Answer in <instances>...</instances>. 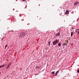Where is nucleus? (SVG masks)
Here are the masks:
<instances>
[{"mask_svg":"<svg viewBox=\"0 0 79 79\" xmlns=\"http://www.w3.org/2000/svg\"><path fill=\"white\" fill-rule=\"evenodd\" d=\"M55 47H56V46H55Z\"/></svg>","mask_w":79,"mask_h":79,"instance_id":"nucleus-24","label":"nucleus"},{"mask_svg":"<svg viewBox=\"0 0 79 79\" xmlns=\"http://www.w3.org/2000/svg\"><path fill=\"white\" fill-rule=\"evenodd\" d=\"M48 46H50L51 44L50 41H49L48 42Z\"/></svg>","mask_w":79,"mask_h":79,"instance_id":"nucleus-10","label":"nucleus"},{"mask_svg":"<svg viewBox=\"0 0 79 79\" xmlns=\"http://www.w3.org/2000/svg\"><path fill=\"white\" fill-rule=\"evenodd\" d=\"M36 75H38V74H35V76H36Z\"/></svg>","mask_w":79,"mask_h":79,"instance_id":"nucleus-17","label":"nucleus"},{"mask_svg":"<svg viewBox=\"0 0 79 79\" xmlns=\"http://www.w3.org/2000/svg\"><path fill=\"white\" fill-rule=\"evenodd\" d=\"M52 74L53 75L55 74V72H52Z\"/></svg>","mask_w":79,"mask_h":79,"instance_id":"nucleus-13","label":"nucleus"},{"mask_svg":"<svg viewBox=\"0 0 79 79\" xmlns=\"http://www.w3.org/2000/svg\"><path fill=\"white\" fill-rule=\"evenodd\" d=\"M69 13V10H66V12L65 13V15H68Z\"/></svg>","mask_w":79,"mask_h":79,"instance_id":"nucleus-3","label":"nucleus"},{"mask_svg":"<svg viewBox=\"0 0 79 79\" xmlns=\"http://www.w3.org/2000/svg\"><path fill=\"white\" fill-rule=\"evenodd\" d=\"M64 45H68V44H67V43H64Z\"/></svg>","mask_w":79,"mask_h":79,"instance_id":"nucleus-12","label":"nucleus"},{"mask_svg":"<svg viewBox=\"0 0 79 79\" xmlns=\"http://www.w3.org/2000/svg\"><path fill=\"white\" fill-rule=\"evenodd\" d=\"M5 66V65L4 64H3L2 65H1L0 66V68H2V67H4Z\"/></svg>","mask_w":79,"mask_h":79,"instance_id":"nucleus-8","label":"nucleus"},{"mask_svg":"<svg viewBox=\"0 0 79 79\" xmlns=\"http://www.w3.org/2000/svg\"><path fill=\"white\" fill-rule=\"evenodd\" d=\"M56 31L57 32H58V30H56Z\"/></svg>","mask_w":79,"mask_h":79,"instance_id":"nucleus-21","label":"nucleus"},{"mask_svg":"<svg viewBox=\"0 0 79 79\" xmlns=\"http://www.w3.org/2000/svg\"><path fill=\"white\" fill-rule=\"evenodd\" d=\"M8 46L7 45H6L5 46V48H6V47H7Z\"/></svg>","mask_w":79,"mask_h":79,"instance_id":"nucleus-15","label":"nucleus"},{"mask_svg":"<svg viewBox=\"0 0 79 79\" xmlns=\"http://www.w3.org/2000/svg\"><path fill=\"white\" fill-rule=\"evenodd\" d=\"M59 73V70H58L56 73V76H57V74Z\"/></svg>","mask_w":79,"mask_h":79,"instance_id":"nucleus-7","label":"nucleus"},{"mask_svg":"<svg viewBox=\"0 0 79 79\" xmlns=\"http://www.w3.org/2000/svg\"><path fill=\"white\" fill-rule=\"evenodd\" d=\"M12 31V32H13V30H12L11 31H9V32H10V31Z\"/></svg>","mask_w":79,"mask_h":79,"instance_id":"nucleus-14","label":"nucleus"},{"mask_svg":"<svg viewBox=\"0 0 79 79\" xmlns=\"http://www.w3.org/2000/svg\"><path fill=\"white\" fill-rule=\"evenodd\" d=\"M2 40H3V39H4V38H2Z\"/></svg>","mask_w":79,"mask_h":79,"instance_id":"nucleus-18","label":"nucleus"},{"mask_svg":"<svg viewBox=\"0 0 79 79\" xmlns=\"http://www.w3.org/2000/svg\"><path fill=\"white\" fill-rule=\"evenodd\" d=\"M11 63H10L9 64L7 67V69H8V68H10V66H11Z\"/></svg>","mask_w":79,"mask_h":79,"instance_id":"nucleus-5","label":"nucleus"},{"mask_svg":"<svg viewBox=\"0 0 79 79\" xmlns=\"http://www.w3.org/2000/svg\"><path fill=\"white\" fill-rule=\"evenodd\" d=\"M21 21H23V19H22V20H21Z\"/></svg>","mask_w":79,"mask_h":79,"instance_id":"nucleus-25","label":"nucleus"},{"mask_svg":"<svg viewBox=\"0 0 79 79\" xmlns=\"http://www.w3.org/2000/svg\"><path fill=\"white\" fill-rule=\"evenodd\" d=\"M58 45L59 47H60V46H61V43L59 42V43L58 44Z\"/></svg>","mask_w":79,"mask_h":79,"instance_id":"nucleus-9","label":"nucleus"},{"mask_svg":"<svg viewBox=\"0 0 79 79\" xmlns=\"http://www.w3.org/2000/svg\"><path fill=\"white\" fill-rule=\"evenodd\" d=\"M79 2H74V5H78V4H79Z\"/></svg>","mask_w":79,"mask_h":79,"instance_id":"nucleus-6","label":"nucleus"},{"mask_svg":"<svg viewBox=\"0 0 79 79\" xmlns=\"http://www.w3.org/2000/svg\"><path fill=\"white\" fill-rule=\"evenodd\" d=\"M60 32H58L56 34V37H58V36H60Z\"/></svg>","mask_w":79,"mask_h":79,"instance_id":"nucleus-4","label":"nucleus"},{"mask_svg":"<svg viewBox=\"0 0 79 79\" xmlns=\"http://www.w3.org/2000/svg\"><path fill=\"white\" fill-rule=\"evenodd\" d=\"M26 0H22V1H26Z\"/></svg>","mask_w":79,"mask_h":79,"instance_id":"nucleus-22","label":"nucleus"},{"mask_svg":"<svg viewBox=\"0 0 79 79\" xmlns=\"http://www.w3.org/2000/svg\"><path fill=\"white\" fill-rule=\"evenodd\" d=\"M58 42V40L56 39L52 42L53 46H55V45H56V44H57Z\"/></svg>","mask_w":79,"mask_h":79,"instance_id":"nucleus-1","label":"nucleus"},{"mask_svg":"<svg viewBox=\"0 0 79 79\" xmlns=\"http://www.w3.org/2000/svg\"><path fill=\"white\" fill-rule=\"evenodd\" d=\"M77 32H78V33H77V34H79V31H78Z\"/></svg>","mask_w":79,"mask_h":79,"instance_id":"nucleus-19","label":"nucleus"},{"mask_svg":"<svg viewBox=\"0 0 79 79\" xmlns=\"http://www.w3.org/2000/svg\"><path fill=\"white\" fill-rule=\"evenodd\" d=\"M76 32H77V31L76 30Z\"/></svg>","mask_w":79,"mask_h":79,"instance_id":"nucleus-23","label":"nucleus"},{"mask_svg":"<svg viewBox=\"0 0 79 79\" xmlns=\"http://www.w3.org/2000/svg\"><path fill=\"white\" fill-rule=\"evenodd\" d=\"M25 34H26L25 33L22 32L20 33L19 35V37H24L25 36Z\"/></svg>","mask_w":79,"mask_h":79,"instance_id":"nucleus-2","label":"nucleus"},{"mask_svg":"<svg viewBox=\"0 0 79 79\" xmlns=\"http://www.w3.org/2000/svg\"><path fill=\"white\" fill-rule=\"evenodd\" d=\"M77 73H79V70H77Z\"/></svg>","mask_w":79,"mask_h":79,"instance_id":"nucleus-16","label":"nucleus"},{"mask_svg":"<svg viewBox=\"0 0 79 79\" xmlns=\"http://www.w3.org/2000/svg\"><path fill=\"white\" fill-rule=\"evenodd\" d=\"M78 30H79V29H77L76 30V31H78Z\"/></svg>","mask_w":79,"mask_h":79,"instance_id":"nucleus-20","label":"nucleus"},{"mask_svg":"<svg viewBox=\"0 0 79 79\" xmlns=\"http://www.w3.org/2000/svg\"><path fill=\"white\" fill-rule=\"evenodd\" d=\"M73 32H71V37H72V36H73Z\"/></svg>","mask_w":79,"mask_h":79,"instance_id":"nucleus-11","label":"nucleus"}]
</instances>
